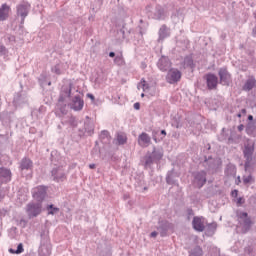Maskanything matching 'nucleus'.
<instances>
[{"label": "nucleus", "instance_id": "25", "mask_svg": "<svg viewBox=\"0 0 256 256\" xmlns=\"http://www.w3.org/2000/svg\"><path fill=\"white\" fill-rule=\"evenodd\" d=\"M256 85V80L255 77H250L244 84L243 86V90L244 91H251V89H253V87H255Z\"/></svg>", "mask_w": 256, "mask_h": 256}, {"label": "nucleus", "instance_id": "32", "mask_svg": "<svg viewBox=\"0 0 256 256\" xmlns=\"http://www.w3.org/2000/svg\"><path fill=\"white\" fill-rule=\"evenodd\" d=\"M48 215H55L56 213H59V208L53 206V204H50L47 206Z\"/></svg>", "mask_w": 256, "mask_h": 256}, {"label": "nucleus", "instance_id": "39", "mask_svg": "<svg viewBox=\"0 0 256 256\" xmlns=\"http://www.w3.org/2000/svg\"><path fill=\"white\" fill-rule=\"evenodd\" d=\"M101 137H109V131L103 130V131L101 132Z\"/></svg>", "mask_w": 256, "mask_h": 256}, {"label": "nucleus", "instance_id": "7", "mask_svg": "<svg viewBox=\"0 0 256 256\" xmlns=\"http://www.w3.org/2000/svg\"><path fill=\"white\" fill-rule=\"evenodd\" d=\"M32 195H33V198L36 199V201H39V203H41V201H43L45 197H47V187L38 186L34 188Z\"/></svg>", "mask_w": 256, "mask_h": 256}, {"label": "nucleus", "instance_id": "30", "mask_svg": "<svg viewBox=\"0 0 256 256\" xmlns=\"http://www.w3.org/2000/svg\"><path fill=\"white\" fill-rule=\"evenodd\" d=\"M23 251H25V249L23 248V243L18 244L16 250L13 248L9 249V253L16 254V255L23 253Z\"/></svg>", "mask_w": 256, "mask_h": 256}, {"label": "nucleus", "instance_id": "55", "mask_svg": "<svg viewBox=\"0 0 256 256\" xmlns=\"http://www.w3.org/2000/svg\"><path fill=\"white\" fill-rule=\"evenodd\" d=\"M237 117L241 118V113H238V114H237Z\"/></svg>", "mask_w": 256, "mask_h": 256}, {"label": "nucleus", "instance_id": "29", "mask_svg": "<svg viewBox=\"0 0 256 256\" xmlns=\"http://www.w3.org/2000/svg\"><path fill=\"white\" fill-rule=\"evenodd\" d=\"M114 63L115 65H118V67H123V65H125V59L123 58V55L122 54L117 55L114 58Z\"/></svg>", "mask_w": 256, "mask_h": 256}, {"label": "nucleus", "instance_id": "44", "mask_svg": "<svg viewBox=\"0 0 256 256\" xmlns=\"http://www.w3.org/2000/svg\"><path fill=\"white\" fill-rule=\"evenodd\" d=\"M243 129H245V126L243 124H240L238 126V131H243Z\"/></svg>", "mask_w": 256, "mask_h": 256}, {"label": "nucleus", "instance_id": "45", "mask_svg": "<svg viewBox=\"0 0 256 256\" xmlns=\"http://www.w3.org/2000/svg\"><path fill=\"white\" fill-rule=\"evenodd\" d=\"M239 183H241V176H238L236 179V185H239Z\"/></svg>", "mask_w": 256, "mask_h": 256}, {"label": "nucleus", "instance_id": "41", "mask_svg": "<svg viewBox=\"0 0 256 256\" xmlns=\"http://www.w3.org/2000/svg\"><path fill=\"white\" fill-rule=\"evenodd\" d=\"M134 109H136V111H139V109H141V104H139V102H136L134 104Z\"/></svg>", "mask_w": 256, "mask_h": 256}, {"label": "nucleus", "instance_id": "18", "mask_svg": "<svg viewBox=\"0 0 256 256\" xmlns=\"http://www.w3.org/2000/svg\"><path fill=\"white\" fill-rule=\"evenodd\" d=\"M11 181V170L0 168V183H9Z\"/></svg>", "mask_w": 256, "mask_h": 256}, {"label": "nucleus", "instance_id": "13", "mask_svg": "<svg viewBox=\"0 0 256 256\" xmlns=\"http://www.w3.org/2000/svg\"><path fill=\"white\" fill-rule=\"evenodd\" d=\"M138 145L140 147H149L151 145V136L145 132L138 136Z\"/></svg>", "mask_w": 256, "mask_h": 256}, {"label": "nucleus", "instance_id": "12", "mask_svg": "<svg viewBox=\"0 0 256 256\" xmlns=\"http://www.w3.org/2000/svg\"><path fill=\"white\" fill-rule=\"evenodd\" d=\"M218 75L220 77L221 85H229V83L231 82V74H229L227 69L221 68L218 72Z\"/></svg>", "mask_w": 256, "mask_h": 256}, {"label": "nucleus", "instance_id": "43", "mask_svg": "<svg viewBox=\"0 0 256 256\" xmlns=\"http://www.w3.org/2000/svg\"><path fill=\"white\" fill-rule=\"evenodd\" d=\"M87 97H89V99L92 101H95V96L93 94H87Z\"/></svg>", "mask_w": 256, "mask_h": 256}, {"label": "nucleus", "instance_id": "23", "mask_svg": "<svg viewBox=\"0 0 256 256\" xmlns=\"http://www.w3.org/2000/svg\"><path fill=\"white\" fill-rule=\"evenodd\" d=\"M216 231H217V222H212V223L206 225V234L209 237H213V235H215Z\"/></svg>", "mask_w": 256, "mask_h": 256}, {"label": "nucleus", "instance_id": "6", "mask_svg": "<svg viewBox=\"0 0 256 256\" xmlns=\"http://www.w3.org/2000/svg\"><path fill=\"white\" fill-rule=\"evenodd\" d=\"M253 153H255V144H247L244 146L243 154L246 159L245 167H249L251 161H253Z\"/></svg>", "mask_w": 256, "mask_h": 256}, {"label": "nucleus", "instance_id": "57", "mask_svg": "<svg viewBox=\"0 0 256 256\" xmlns=\"http://www.w3.org/2000/svg\"><path fill=\"white\" fill-rule=\"evenodd\" d=\"M144 191H147V187H144Z\"/></svg>", "mask_w": 256, "mask_h": 256}, {"label": "nucleus", "instance_id": "34", "mask_svg": "<svg viewBox=\"0 0 256 256\" xmlns=\"http://www.w3.org/2000/svg\"><path fill=\"white\" fill-rule=\"evenodd\" d=\"M155 19H157L158 21H161V19H165V12L163 10H158L155 13Z\"/></svg>", "mask_w": 256, "mask_h": 256}, {"label": "nucleus", "instance_id": "5", "mask_svg": "<svg viewBox=\"0 0 256 256\" xmlns=\"http://www.w3.org/2000/svg\"><path fill=\"white\" fill-rule=\"evenodd\" d=\"M29 11H31V4L28 2H22L17 6V15L21 17V23H25V17L29 15Z\"/></svg>", "mask_w": 256, "mask_h": 256}, {"label": "nucleus", "instance_id": "17", "mask_svg": "<svg viewBox=\"0 0 256 256\" xmlns=\"http://www.w3.org/2000/svg\"><path fill=\"white\" fill-rule=\"evenodd\" d=\"M195 181L198 187H203L207 183V173L205 171L197 172L195 175Z\"/></svg>", "mask_w": 256, "mask_h": 256}, {"label": "nucleus", "instance_id": "3", "mask_svg": "<svg viewBox=\"0 0 256 256\" xmlns=\"http://www.w3.org/2000/svg\"><path fill=\"white\" fill-rule=\"evenodd\" d=\"M42 211H43V204H41V202H37V203L31 202L26 206V213L29 219L38 217V215H41Z\"/></svg>", "mask_w": 256, "mask_h": 256}, {"label": "nucleus", "instance_id": "1", "mask_svg": "<svg viewBox=\"0 0 256 256\" xmlns=\"http://www.w3.org/2000/svg\"><path fill=\"white\" fill-rule=\"evenodd\" d=\"M71 89H73V83L71 82L69 84H65L62 86L60 97L58 99V105H57L62 115H67V109H65L67 105L65 104L63 106V103L65 102V99H67V97H71Z\"/></svg>", "mask_w": 256, "mask_h": 256}, {"label": "nucleus", "instance_id": "8", "mask_svg": "<svg viewBox=\"0 0 256 256\" xmlns=\"http://www.w3.org/2000/svg\"><path fill=\"white\" fill-rule=\"evenodd\" d=\"M67 69H69L67 62H59L52 66L51 71L54 75H65V73H67Z\"/></svg>", "mask_w": 256, "mask_h": 256}, {"label": "nucleus", "instance_id": "16", "mask_svg": "<svg viewBox=\"0 0 256 256\" xmlns=\"http://www.w3.org/2000/svg\"><path fill=\"white\" fill-rule=\"evenodd\" d=\"M51 242L42 243L39 248V256H51Z\"/></svg>", "mask_w": 256, "mask_h": 256}, {"label": "nucleus", "instance_id": "36", "mask_svg": "<svg viewBox=\"0 0 256 256\" xmlns=\"http://www.w3.org/2000/svg\"><path fill=\"white\" fill-rule=\"evenodd\" d=\"M85 131H87V133H89V135H92L93 133V126H89L88 124H85Z\"/></svg>", "mask_w": 256, "mask_h": 256}, {"label": "nucleus", "instance_id": "27", "mask_svg": "<svg viewBox=\"0 0 256 256\" xmlns=\"http://www.w3.org/2000/svg\"><path fill=\"white\" fill-rule=\"evenodd\" d=\"M183 67L184 68L190 67L191 69H193V67H195V64L193 63V57L186 56L184 58Z\"/></svg>", "mask_w": 256, "mask_h": 256}, {"label": "nucleus", "instance_id": "28", "mask_svg": "<svg viewBox=\"0 0 256 256\" xmlns=\"http://www.w3.org/2000/svg\"><path fill=\"white\" fill-rule=\"evenodd\" d=\"M144 159H145V163H144L145 167H151L153 163H157L151 154H147Z\"/></svg>", "mask_w": 256, "mask_h": 256}, {"label": "nucleus", "instance_id": "58", "mask_svg": "<svg viewBox=\"0 0 256 256\" xmlns=\"http://www.w3.org/2000/svg\"><path fill=\"white\" fill-rule=\"evenodd\" d=\"M48 85H51V82H49Z\"/></svg>", "mask_w": 256, "mask_h": 256}, {"label": "nucleus", "instance_id": "35", "mask_svg": "<svg viewBox=\"0 0 256 256\" xmlns=\"http://www.w3.org/2000/svg\"><path fill=\"white\" fill-rule=\"evenodd\" d=\"M251 181H253V176L249 175V176H244L243 177L244 185H248V183H251Z\"/></svg>", "mask_w": 256, "mask_h": 256}, {"label": "nucleus", "instance_id": "15", "mask_svg": "<svg viewBox=\"0 0 256 256\" xmlns=\"http://www.w3.org/2000/svg\"><path fill=\"white\" fill-rule=\"evenodd\" d=\"M83 105H85V102L81 99V96H75L72 99L71 109L74 111H81V109H83Z\"/></svg>", "mask_w": 256, "mask_h": 256}, {"label": "nucleus", "instance_id": "42", "mask_svg": "<svg viewBox=\"0 0 256 256\" xmlns=\"http://www.w3.org/2000/svg\"><path fill=\"white\" fill-rule=\"evenodd\" d=\"M237 195H239V191L233 190L232 191V197H237Z\"/></svg>", "mask_w": 256, "mask_h": 256}, {"label": "nucleus", "instance_id": "2", "mask_svg": "<svg viewBox=\"0 0 256 256\" xmlns=\"http://www.w3.org/2000/svg\"><path fill=\"white\" fill-rule=\"evenodd\" d=\"M236 217L238 219L239 226L242 227V233H247L251 229L253 222L247 212H237Z\"/></svg>", "mask_w": 256, "mask_h": 256}, {"label": "nucleus", "instance_id": "37", "mask_svg": "<svg viewBox=\"0 0 256 256\" xmlns=\"http://www.w3.org/2000/svg\"><path fill=\"white\" fill-rule=\"evenodd\" d=\"M0 55H7V48L3 45H0Z\"/></svg>", "mask_w": 256, "mask_h": 256}, {"label": "nucleus", "instance_id": "19", "mask_svg": "<svg viewBox=\"0 0 256 256\" xmlns=\"http://www.w3.org/2000/svg\"><path fill=\"white\" fill-rule=\"evenodd\" d=\"M9 11H11V7L7 4H2L0 7V21H7L9 19Z\"/></svg>", "mask_w": 256, "mask_h": 256}, {"label": "nucleus", "instance_id": "26", "mask_svg": "<svg viewBox=\"0 0 256 256\" xmlns=\"http://www.w3.org/2000/svg\"><path fill=\"white\" fill-rule=\"evenodd\" d=\"M237 175V168L233 165H228L225 169L226 177H235Z\"/></svg>", "mask_w": 256, "mask_h": 256}, {"label": "nucleus", "instance_id": "20", "mask_svg": "<svg viewBox=\"0 0 256 256\" xmlns=\"http://www.w3.org/2000/svg\"><path fill=\"white\" fill-rule=\"evenodd\" d=\"M21 171H29V169H33V161L29 158H24L20 162Z\"/></svg>", "mask_w": 256, "mask_h": 256}, {"label": "nucleus", "instance_id": "14", "mask_svg": "<svg viewBox=\"0 0 256 256\" xmlns=\"http://www.w3.org/2000/svg\"><path fill=\"white\" fill-rule=\"evenodd\" d=\"M192 227L199 233H203V231H205V224L203 223V220L197 216L193 218Z\"/></svg>", "mask_w": 256, "mask_h": 256}, {"label": "nucleus", "instance_id": "52", "mask_svg": "<svg viewBox=\"0 0 256 256\" xmlns=\"http://www.w3.org/2000/svg\"><path fill=\"white\" fill-rule=\"evenodd\" d=\"M161 135H167V132L165 130H161Z\"/></svg>", "mask_w": 256, "mask_h": 256}, {"label": "nucleus", "instance_id": "9", "mask_svg": "<svg viewBox=\"0 0 256 256\" xmlns=\"http://www.w3.org/2000/svg\"><path fill=\"white\" fill-rule=\"evenodd\" d=\"M171 60L169 59V57L166 56H162L157 63V67L158 69H160V71H170L171 70Z\"/></svg>", "mask_w": 256, "mask_h": 256}, {"label": "nucleus", "instance_id": "22", "mask_svg": "<svg viewBox=\"0 0 256 256\" xmlns=\"http://www.w3.org/2000/svg\"><path fill=\"white\" fill-rule=\"evenodd\" d=\"M113 143L114 145H125L127 143V135L125 133H118Z\"/></svg>", "mask_w": 256, "mask_h": 256}, {"label": "nucleus", "instance_id": "33", "mask_svg": "<svg viewBox=\"0 0 256 256\" xmlns=\"http://www.w3.org/2000/svg\"><path fill=\"white\" fill-rule=\"evenodd\" d=\"M138 89H142L143 91H147V89H149V84H147V81H145V78L141 79V82L138 85Z\"/></svg>", "mask_w": 256, "mask_h": 256}, {"label": "nucleus", "instance_id": "21", "mask_svg": "<svg viewBox=\"0 0 256 256\" xmlns=\"http://www.w3.org/2000/svg\"><path fill=\"white\" fill-rule=\"evenodd\" d=\"M169 35H171V32H169V28L167 27V25H162L159 29V41L167 39Z\"/></svg>", "mask_w": 256, "mask_h": 256}, {"label": "nucleus", "instance_id": "54", "mask_svg": "<svg viewBox=\"0 0 256 256\" xmlns=\"http://www.w3.org/2000/svg\"><path fill=\"white\" fill-rule=\"evenodd\" d=\"M142 67H143V69H145V67H147V65H145V64H142Z\"/></svg>", "mask_w": 256, "mask_h": 256}, {"label": "nucleus", "instance_id": "50", "mask_svg": "<svg viewBox=\"0 0 256 256\" xmlns=\"http://www.w3.org/2000/svg\"><path fill=\"white\" fill-rule=\"evenodd\" d=\"M109 57H115V52H110Z\"/></svg>", "mask_w": 256, "mask_h": 256}, {"label": "nucleus", "instance_id": "40", "mask_svg": "<svg viewBox=\"0 0 256 256\" xmlns=\"http://www.w3.org/2000/svg\"><path fill=\"white\" fill-rule=\"evenodd\" d=\"M166 183H168V185H173V180L171 179V176L166 177Z\"/></svg>", "mask_w": 256, "mask_h": 256}, {"label": "nucleus", "instance_id": "56", "mask_svg": "<svg viewBox=\"0 0 256 256\" xmlns=\"http://www.w3.org/2000/svg\"><path fill=\"white\" fill-rule=\"evenodd\" d=\"M141 97H145V94H144V93H142V94H141Z\"/></svg>", "mask_w": 256, "mask_h": 256}, {"label": "nucleus", "instance_id": "4", "mask_svg": "<svg viewBox=\"0 0 256 256\" xmlns=\"http://www.w3.org/2000/svg\"><path fill=\"white\" fill-rule=\"evenodd\" d=\"M181 75V71L177 68H171L166 75V81L170 85H175V83H179V81H181Z\"/></svg>", "mask_w": 256, "mask_h": 256}, {"label": "nucleus", "instance_id": "11", "mask_svg": "<svg viewBox=\"0 0 256 256\" xmlns=\"http://www.w3.org/2000/svg\"><path fill=\"white\" fill-rule=\"evenodd\" d=\"M205 79H206L208 89L210 90L217 89L219 78H217L215 74L209 73L205 76Z\"/></svg>", "mask_w": 256, "mask_h": 256}, {"label": "nucleus", "instance_id": "49", "mask_svg": "<svg viewBox=\"0 0 256 256\" xmlns=\"http://www.w3.org/2000/svg\"><path fill=\"white\" fill-rule=\"evenodd\" d=\"M95 164H89V169H95Z\"/></svg>", "mask_w": 256, "mask_h": 256}, {"label": "nucleus", "instance_id": "31", "mask_svg": "<svg viewBox=\"0 0 256 256\" xmlns=\"http://www.w3.org/2000/svg\"><path fill=\"white\" fill-rule=\"evenodd\" d=\"M0 121H2V123H9V121H11V116H9V112H2L0 114Z\"/></svg>", "mask_w": 256, "mask_h": 256}, {"label": "nucleus", "instance_id": "46", "mask_svg": "<svg viewBox=\"0 0 256 256\" xmlns=\"http://www.w3.org/2000/svg\"><path fill=\"white\" fill-rule=\"evenodd\" d=\"M100 256H105V252H101ZM106 256H111V252H107Z\"/></svg>", "mask_w": 256, "mask_h": 256}, {"label": "nucleus", "instance_id": "47", "mask_svg": "<svg viewBox=\"0 0 256 256\" xmlns=\"http://www.w3.org/2000/svg\"><path fill=\"white\" fill-rule=\"evenodd\" d=\"M241 113H242V115H247V109H245V108L242 109V110H241Z\"/></svg>", "mask_w": 256, "mask_h": 256}, {"label": "nucleus", "instance_id": "48", "mask_svg": "<svg viewBox=\"0 0 256 256\" xmlns=\"http://www.w3.org/2000/svg\"><path fill=\"white\" fill-rule=\"evenodd\" d=\"M150 237H157V232H151Z\"/></svg>", "mask_w": 256, "mask_h": 256}, {"label": "nucleus", "instance_id": "10", "mask_svg": "<svg viewBox=\"0 0 256 256\" xmlns=\"http://www.w3.org/2000/svg\"><path fill=\"white\" fill-rule=\"evenodd\" d=\"M52 177L54 181H57V183H60L62 181H65V179H67V176L65 175V170L61 167L54 168L52 170Z\"/></svg>", "mask_w": 256, "mask_h": 256}, {"label": "nucleus", "instance_id": "53", "mask_svg": "<svg viewBox=\"0 0 256 256\" xmlns=\"http://www.w3.org/2000/svg\"><path fill=\"white\" fill-rule=\"evenodd\" d=\"M153 139H154L155 143H158L157 137L153 136Z\"/></svg>", "mask_w": 256, "mask_h": 256}, {"label": "nucleus", "instance_id": "38", "mask_svg": "<svg viewBox=\"0 0 256 256\" xmlns=\"http://www.w3.org/2000/svg\"><path fill=\"white\" fill-rule=\"evenodd\" d=\"M243 203H245V199H243L242 197L237 199V205L238 206L243 205Z\"/></svg>", "mask_w": 256, "mask_h": 256}, {"label": "nucleus", "instance_id": "51", "mask_svg": "<svg viewBox=\"0 0 256 256\" xmlns=\"http://www.w3.org/2000/svg\"><path fill=\"white\" fill-rule=\"evenodd\" d=\"M248 121H253V115L248 116Z\"/></svg>", "mask_w": 256, "mask_h": 256}, {"label": "nucleus", "instance_id": "24", "mask_svg": "<svg viewBox=\"0 0 256 256\" xmlns=\"http://www.w3.org/2000/svg\"><path fill=\"white\" fill-rule=\"evenodd\" d=\"M150 155L152 156L154 161H156V163H159V161H161V159H163V150H161V149L157 150L156 148H154L152 153H150Z\"/></svg>", "mask_w": 256, "mask_h": 256}]
</instances>
